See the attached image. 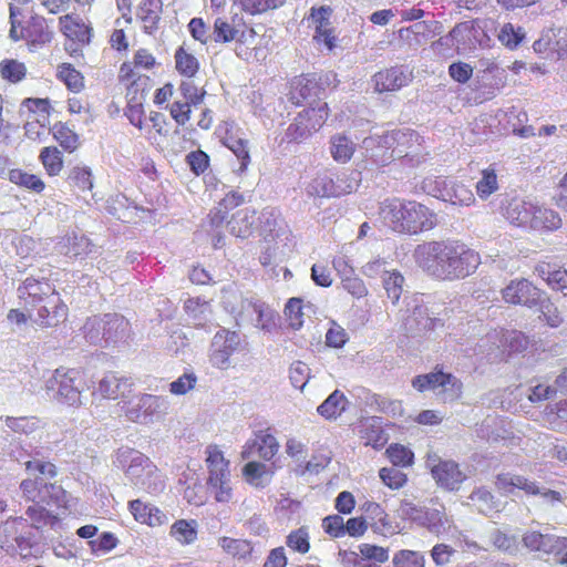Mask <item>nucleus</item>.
Listing matches in <instances>:
<instances>
[{"label": "nucleus", "instance_id": "nucleus-1", "mask_svg": "<svg viewBox=\"0 0 567 567\" xmlns=\"http://www.w3.org/2000/svg\"><path fill=\"white\" fill-rule=\"evenodd\" d=\"M18 298L32 311L33 324L40 329H56L66 323L69 306L48 278H25L17 289Z\"/></svg>", "mask_w": 567, "mask_h": 567}, {"label": "nucleus", "instance_id": "nucleus-2", "mask_svg": "<svg viewBox=\"0 0 567 567\" xmlns=\"http://www.w3.org/2000/svg\"><path fill=\"white\" fill-rule=\"evenodd\" d=\"M429 156L425 152L424 138L415 130L395 128L386 131L378 137L377 145L371 148L369 161L375 168H382L394 159L401 161L405 167H417Z\"/></svg>", "mask_w": 567, "mask_h": 567}, {"label": "nucleus", "instance_id": "nucleus-3", "mask_svg": "<svg viewBox=\"0 0 567 567\" xmlns=\"http://www.w3.org/2000/svg\"><path fill=\"white\" fill-rule=\"evenodd\" d=\"M380 216L391 230L403 235H417L432 230L437 224L436 214L427 206L412 199L386 198L380 206Z\"/></svg>", "mask_w": 567, "mask_h": 567}, {"label": "nucleus", "instance_id": "nucleus-4", "mask_svg": "<svg viewBox=\"0 0 567 567\" xmlns=\"http://www.w3.org/2000/svg\"><path fill=\"white\" fill-rule=\"evenodd\" d=\"M159 63L156 56L146 48L135 50L132 60L124 61L120 65L117 81L123 87L126 99L144 100L150 89L151 78L140 71H151Z\"/></svg>", "mask_w": 567, "mask_h": 567}, {"label": "nucleus", "instance_id": "nucleus-5", "mask_svg": "<svg viewBox=\"0 0 567 567\" xmlns=\"http://www.w3.org/2000/svg\"><path fill=\"white\" fill-rule=\"evenodd\" d=\"M329 115L330 109L324 101H319L316 105L303 109L288 125L280 144H299L305 142L323 127Z\"/></svg>", "mask_w": 567, "mask_h": 567}, {"label": "nucleus", "instance_id": "nucleus-6", "mask_svg": "<svg viewBox=\"0 0 567 567\" xmlns=\"http://www.w3.org/2000/svg\"><path fill=\"white\" fill-rule=\"evenodd\" d=\"M10 37L14 41L24 40L30 44H44L52 40L53 33L48 21L40 14H31L27 20H20L22 10L9 3Z\"/></svg>", "mask_w": 567, "mask_h": 567}, {"label": "nucleus", "instance_id": "nucleus-7", "mask_svg": "<svg viewBox=\"0 0 567 567\" xmlns=\"http://www.w3.org/2000/svg\"><path fill=\"white\" fill-rule=\"evenodd\" d=\"M91 378L81 369L58 368L52 377V388L60 400L73 406L81 404V394L90 389Z\"/></svg>", "mask_w": 567, "mask_h": 567}, {"label": "nucleus", "instance_id": "nucleus-8", "mask_svg": "<svg viewBox=\"0 0 567 567\" xmlns=\"http://www.w3.org/2000/svg\"><path fill=\"white\" fill-rule=\"evenodd\" d=\"M58 27L65 39V50L71 55L81 54L94 38V28L91 21L75 12L60 16Z\"/></svg>", "mask_w": 567, "mask_h": 567}, {"label": "nucleus", "instance_id": "nucleus-9", "mask_svg": "<svg viewBox=\"0 0 567 567\" xmlns=\"http://www.w3.org/2000/svg\"><path fill=\"white\" fill-rule=\"evenodd\" d=\"M338 83L334 72L301 74L291 80L289 99L292 104L301 105L309 99L320 97L328 89H336Z\"/></svg>", "mask_w": 567, "mask_h": 567}, {"label": "nucleus", "instance_id": "nucleus-10", "mask_svg": "<svg viewBox=\"0 0 567 567\" xmlns=\"http://www.w3.org/2000/svg\"><path fill=\"white\" fill-rule=\"evenodd\" d=\"M118 405L128 421L141 424L153 422L155 417L166 413L167 410L165 399L146 393L127 401L122 400Z\"/></svg>", "mask_w": 567, "mask_h": 567}, {"label": "nucleus", "instance_id": "nucleus-11", "mask_svg": "<svg viewBox=\"0 0 567 567\" xmlns=\"http://www.w3.org/2000/svg\"><path fill=\"white\" fill-rule=\"evenodd\" d=\"M444 240H433L419 245L415 259L419 266L439 280H450V267Z\"/></svg>", "mask_w": 567, "mask_h": 567}, {"label": "nucleus", "instance_id": "nucleus-12", "mask_svg": "<svg viewBox=\"0 0 567 567\" xmlns=\"http://www.w3.org/2000/svg\"><path fill=\"white\" fill-rule=\"evenodd\" d=\"M257 33L239 13L227 18L218 17L213 25V40L216 43H229L236 41L239 44H252Z\"/></svg>", "mask_w": 567, "mask_h": 567}, {"label": "nucleus", "instance_id": "nucleus-13", "mask_svg": "<svg viewBox=\"0 0 567 567\" xmlns=\"http://www.w3.org/2000/svg\"><path fill=\"white\" fill-rule=\"evenodd\" d=\"M446 252L450 267V281L473 274L481 264L480 254L458 239H446Z\"/></svg>", "mask_w": 567, "mask_h": 567}, {"label": "nucleus", "instance_id": "nucleus-14", "mask_svg": "<svg viewBox=\"0 0 567 567\" xmlns=\"http://www.w3.org/2000/svg\"><path fill=\"white\" fill-rule=\"evenodd\" d=\"M507 217L517 226H530L536 229L554 231L561 227L559 214L553 209L538 208L533 215L526 207V203H512L507 208Z\"/></svg>", "mask_w": 567, "mask_h": 567}, {"label": "nucleus", "instance_id": "nucleus-15", "mask_svg": "<svg viewBox=\"0 0 567 567\" xmlns=\"http://www.w3.org/2000/svg\"><path fill=\"white\" fill-rule=\"evenodd\" d=\"M425 464L435 483L443 489L450 492L458 491L467 478L457 462L444 460L436 453H429L425 458Z\"/></svg>", "mask_w": 567, "mask_h": 567}, {"label": "nucleus", "instance_id": "nucleus-16", "mask_svg": "<svg viewBox=\"0 0 567 567\" xmlns=\"http://www.w3.org/2000/svg\"><path fill=\"white\" fill-rule=\"evenodd\" d=\"M412 386L419 392L442 389L441 393H449L453 400H458L463 392L461 380L452 373L444 372L440 365H436L430 373L414 377Z\"/></svg>", "mask_w": 567, "mask_h": 567}, {"label": "nucleus", "instance_id": "nucleus-17", "mask_svg": "<svg viewBox=\"0 0 567 567\" xmlns=\"http://www.w3.org/2000/svg\"><path fill=\"white\" fill-rule=\"evenodd\" d=\"M332 9L329 6L312 7L308 20L315 28L312 39L318 47H322L329 52L333 51L339 43L336 28L330 21Z\"/></svg>", "mask_w": 567, "mask_h": 567}, {"label": "nucleus", "instance_id": "nucleus-18", "mask_svg": "<svg viewBox=\"0 0 567 567\" xmlns=\"http://www.w3.org/2000/svg\"><path fill=\"white\" fill-rule=\"evenodd\" d=\"M240 337L237 332L221 329L213 338L209 351V362L214 368L227 370L230 367V357L238 349Z\"/></svg>", "mask_w": 567, "mask_h": 567}, {"label": "nucleus", "instance_id": "nucleus-19", "mask_svg": "<svg viewBox=\"0 0 567 567\" xmlns=\"http://www.w3.org/2000/svg\"><path fill=\"white\" fill-rule=\"evenodd\" d=\"M457 50H471L488 41L483 21L480 19L457 23L449 33Z\"/></svg>", "mask_w": 567, "mask_h": 567}, {"label": "nucleus", "instance_id": "nucleus-20", "mask_svg": "<svg viewBox=\"0 0 567 567\" xmlns=\"http://www.w3.org/2000/svg\"><path fill=\"white\" fill-rule=\"evenodd\" d=\"M279 447L280 445L270 429L260 430L245 443L240 456L243 460L257 456L265 462H270L278 454Z\"/></svg>", "mask_w": 567, "mask_h": 567}, {"label": "nucleus", "instance_id": "nucleus-21", "mask_svg": "<svg viewBox=\"0 0 567 567\" xmlns=\"http://www.w3.org/2000/svg\"><path fill=\"white\" fill-rule=\"evenodd\" d=\"M503 300L514 306L532 308L539 303L542 290L525 278L511 280L502 290Z\"/></svg>", "mask_w": 567, "mask_h": 567}, {"label": "nucleus", "instance_id": "nucleus-22", "mask_svg": "<svg viewBox=\"0 0 567 567\" xmlns=\"http://www.w3.org/2000/svg\"><path fill=\"white\" fill-rule=\"evenodd\" d=\"M413 79V73L404 65H394L378 71L372 76L374 91L390 93L406 86Z\"/></svg>", "mask_w": 567, "mask_h": 567}, {"label": "nucleus", "instance_id": "nucleus-23", "mask_svg": "<svg viewBox=\"0 0 567 567\" xmlns=\"http://www.w3.org/2000/svg\"><path fill=\"white\" fill-rule=\"evenodd\" d=\"M522 540L528 550L546 555L558 556L567 549V537L542 534L538 530L526 532Z\"/></svg>", "mask_w": 567, "mask_h": 567}, {"label": "nucleus", "instance_id": "nucleus-24", "mask_svg": "<svg viewBox=\"0 0 567 567\" xmlns=\"http://www.w3.org/2000/svg\"><path fill=\"white\" fill-rule=\"evenodd\" d=\"M481 74L478 75V90L489 100L506 85V71L492 60L481 61Z\"/></svg>", "mask_w": 567, "mask_h": 567}, {"label": "nucleus", "instance_id": "nucleus-25", "mask_svg": "<svg viewBox=\"0 0 567 567\" xmlns=\"http://www.w3.org/2000/svg\"><path fill=\"white\" fill-rule=\"evenodd\" d=\"M368 525L373 532L383 536L394 535L400 532V526L386 513V511L377 502L367 501L360 507Z\"/></svg>", "mask_w": 567, "mask_h": 567}, {"label": "nucleus", "instance_id": "nucleus-26", "mask_svg": "<svg viewBox=\"0 0 567 567\" xmlns=\"http://www.w3.org/2000/svg\"><path fill=\"white\" fill-rule=\"evenodd\" d=\"M134 382L126 377H118L114 372H107L97 383L92 392L93 396L106 400H117L132 393Z\"/></svg>", "mask_w": 567, "mask_h": 567}, {"label": "nucleus", "instance_id": "nucleus-27", "mask_svg": "<svg viewBox=\"0 0 567 567\" xmlns=\"http://www.w3.org/2000/svg\"><path fill=\"white\" fill-rule=\"evenodd\" d=\"M128 509L137 523L150 527L163 526L168 520L167 515L162 509L141 499L128 502Z\"/></svg>", "mask_w": 567, "mask_h": 567}, {"label": "nucleus", "instance_id": "nucleus-28", "mask_svg": "<svg viewBox=\"0 0 567 567\" xmlns=\"http://www.w3.org/2000/svg\"><path fill=\"white\" fill-rule=\"evenodd\" d=\"M244 196L237 192L227 193L207 216L209 229L219 230L227 220L229 212L244 204Z\"/></svg>", "mask_w": 567, "mask_h": 567}, {"label": "nucleus", "instance_id": "nucleus-29", "mask_svg": "<svg viewBox=\"0 0 567 567\" xmlns=\"http://www.w3.org/2000/svg\"><path fill=\"white\" fill-rule=\"evenodd\" d=\"M49 133L61 150L68 154L75 153L82 145L79 133L69 122L56 121L50 126Z\"/></svg>", "mask_w": 567, "mask_h": 567}, {"label": "nucleus", "instance_id": "nucleus-30", "mask_svg": "<svg viewBox=\"0 0 567 567\" xmlns=\"http://www.w3.org/2000/svg\"><path fill=\"white\" fill-rule=\"evenodd\" d=\"M495 487L503 494H513L516 489L524 491L528 495H539L540 488L537 483L529 481L522 475L501 473L495 477Z\"/></svg>", "mask_w": 567, "mask_h": 567}, {"label": "nucleus", "instance_id": "nucleus-31", "mask_svg": "<svg viewBox=\"0 0 567 567\" xmlns=\"http://www.w3.org/2000/svg\"><path fill=\"white\" fill-rule=\"evenodd\" d=\"M453 522L447 516L444 505L439 507H425L420 526L426 528L430 533L440 536L447 534L452 528Z\"/></svg>", "mask_w": 567, "mask_h": 567}, {"label": "nucleus", "instance_id": "nucleus-32", "mask_svg": "<svg viewBox=\"0 0 567 567\" xmlns=\"http://www.w3.org/2000/svg\"><path fill=\"white\" fill-rule=\"evenodd\" d=\"M163 12L161 0H142L137 9V18L146 34L157 31Z\"/></svg>", "mask_w": 567, "mask_h": 567}, {"label": "nucleus", "instance_id": "nucleus-33", "mask_svg": "<svg viewBox=\"0 0 567 567\" xmlns=\"http://www.w3.org/2000/svg\"><path fill=\"white\" fill-rule=\"evenodd\" d=\"M260 219L254 209H240L227 221L231 235L238 238L250 237L256 228V220Z\"/></svg>", "mask_w": 567, "mask_h": 567}, {"label": "nucleus", "instance_id": "nucleus-34", "mask_svg": "<svg viewBox=\"0 0 567 567\" xmlns=\"http://www.w3.org/2000/svg\"><path fill=\"white\" fill-rule=\"evenodd\" d=\"M349 400L346 394L336 389L329 396L317 406V413L326 421L338 420L349 408Z\"/></svg>", "mask_w": 567, "mask_h": 567}, {"label": "nucleus", "instance_id": "nucleus-35", "mask_svg": "<svg viewBox=\"0 0 567 567\" xmlns=\"http://www.w3.org/2000/svg\"><path fill=\"white\" fill-rule=\"evenodd\" d=\"M206 465L208 471L207 480L230 477L229 461L224 456L218 445L210 444L206 449Z\"/></svg>", "mask_w": 567, "mask_h": 567}, {"label": "nucleus", "instance_id": "nucleus-36", "mask_svg": "<svg viewBox=\"0 0 567 567\" xmlns=\"http://www.w3.org/2000/svg\"><path fill=\"white\" fill-rule=\"evenodd\" d=\"M218 546L223 553L236 560H248L254 553V544L249 539L221 536Z\"/></svg>", "mask_w": 567, "mask_h": 567}, {"label": "nucleus", "instance_id": "nucleus-37", "mask_svg": "<svg viewBox=\"0 0 567 567\" xmlns=\"http://www.w3.org/2000/svg\"><path fill=\"white\" fill-rule=\"evenodd\" d=\"M536 272L547 285L554 289L564 291L567 289V270L550 261H540L536 266Z\"/></svg>", "mask_w": 567, "mask_h": 567}, {"label": "nucleus", "instance_id": "nucleus-38", "mask_svg": "<svg viewBox=\"0 0 567 567\" xmlns=\"http://www.w3.org/2000/svg\"><path fill=\"white\" fill-rule=\"evenodd\" d=\"M39 162L49 177L59 176L64 168L63 151L54 145L44 146L39 153Z\"/></svg>", "mask_w": 567, "mask_h": 567}, {"label": "nucleus", "instance_id": "nucleus-39", "mask_svg": "<svg viewBox=\"0 0 567 567\" xmlns=\"http://www.w3.org/2000/svg\"><path fill=\"white\" fill-rule=\"evenodd\" d=\"M27 526V520L22 517L7 519L0 526V547L11 553L14 549V542Z\"/></svg>", "mask_w": 567, "mask_h": 567}, {"label": "nucleus", "instance_id": "nucleus-40", "mask_svg": "<svg viewBox=\"0 0 567 567\" xmlns=\"http://www.w3.org/2000/svg\"><path fill=\"white\" fill-rule=\"evenodd\" d=\"M360 439L365 445L375 450H381L388 442V435L377 419L367 420L362 423Z\"/></svg>", "mask_w": 567, "mask_h": 567}, {"label": "nucleus", "instance_id": "nucleus-41", "mask_svg": "<svg viewBox=\"0 0 567 567\" xmlns=\"http://www.w3.org/2000/svg\"><path fill=\"white\" fill-rule=\"evenodd\" d=\"M8 179L19 186L35 194H41L45 189V183L41 176L28 173L21 168H12L8 172Z\"/></svg>", "mask_w": 567, "mask_h": 567}, {"label": "nucleus", "instance_id": "nucleus-42", "mask_svg": "<svg viewBox=\"0 0 567 567\" xmlns=\"http://www.w3.org/2000/svg\"><path fill=\"white\" fill-rule=\"evenodd\" d=\"M55 75L73 93H80L85 87L84 75L71 63L63 62L59 64Z\"/></svg>", "mask_w": 567, "mask_h": 567}, {"label": "nucleus", "instance_id": "nucleus-43", "mask_svg": "<svg viewBox=\"0 0 567 567\" xmlns=\"http://www.w3.org/2000/svg\"><path fill=\"white\" fill-rule=\"evenodd\" d=\"M174 60L177 73L184 78L192 79L199 71L200 63L198 59L184 45L176 49Z\"/></svg>", "mask_w": 567, "mask_h": 567}, {"label": "nucleus", "instance_id": "nucleus-44", "mask_svg": "<svg viewBox=\"0 0 567 567\" xmlns=\"http://www.w3.org/2000/svg\"><path fill=\"white\" fill-rule=\"evenodd\" d=\"M355 152V144L346 134H334L330 137V154L338 163H348Z\"/></svg>", "mask_w": 567, "mask_h": 567}, {"label": "nucleus", "instance_id": "nucleus-45", "mask_svg": "<svg viewBox=\"0 0 567 567\" xmlns=\"http://www.w3.org/2000/svg\"><path fill=\"white\" fill-rule=\"evenodd\" d=\"M286 0H233L234 6L248 16H261L284 6Z\"/></svg>", "mask_w": 567, "mask_h": 567}, {"label": "nucleus", "instance_id": "nucleus-46", "mask_svg": "<svg viewBox=\"0 0 567 567\" xmlns=\"http://www.w3.org/2000/svg\"><path fill=\"white\" fill-rule=\"evenodd\" d=\"M475 188L477 196L484 200L497 192L498 177L496 164H491L488 167L482 169L481 178L477 181Z\"/></svg>", "mask_w": 567, "mask_h": 567}, {"label": "nucleus", "instance_id": "nucleus-47", "mask_svg": "<svg viewBox=\"0 0 567 567\" xmlns=\"http://www.w3.org/2000/svg\"><path fill=\"white\" fill-rule=\"evenodd\" d=\"M169 535L181 545L193 544L197 539V522L177 519L171 526Z\"/></svg>", "mask_w": 567, "mask_h": 567}, {"label": "nucleus", "instance_id": "nucleus-48", "mask_svg": "<svg viewBox=\"0 0 567 567\" xmlns=\"http://www.w3.org/2000/svg\"><path fill=\"white\" fill-rule=\"evenodd\" d=\"M21 489L28 499L35 503H48L49 499L43 495V491L52 489L53 492H61V487L54 484H47L38 480H24L21 483Z\"/></svg>", "mask_w": 567, "mask_h": 567}, {"label": "nucleus", "instance_id": "nucleus-49", "mask_svg": "<svg viewBox=\"0 0 567 567\" xmlns=\"http://www.w3.org/2000/svg\"><path fill=\"white\" fill-rule=\"evenodd\" d=\"M66 182L80 192H90L93 188L92 171L85 165H75L69 171Z\"/></svg>", "mask_w": 567, "mask_h": 567}, {"label": "nucleus", "instance_id": "nucleus-50", "mask_svg": "<svg viewBox=\"0 0 567 567\" xmlns=\"http://www.w3.org/2000/svg\"><path fill=\"white\" fill-rule=\"evenodd\" d=\"M147 127L144 133L150 141H156L157 137H166L168 134V121L162 112L151 111L147 115Z\"/></svg>", "mask_w": 567, "mask_h": 567}, {"label": "nucleus", "instance_id": "nucleus-51", "mask_svg": "<svg viewBox=\"0 0 567 567\" xmlns=\"http://www.w3.org/2000/svg\"><path fill=\"white\" fill-rule=\"evenodd\" d=\"M223 144L228 150H230L234 153V155L238 158V161L240 163L239 172L240 173L246 172L250 164L248 141L230 135V136H226L224 138Z\"/></svg>", "mask_w": 567, "mask_h": 567}, {"label": "nucleus", "instance_id": "nucleus-52", "mask_svg": "<svg viewBox=\"0 0 567 567\" xmlns=\"http://www.w3.org/2000/svg\"><path fill=\"white\" fill-rule=\"evenodd\" d=\"M287 547L297 554L306 555L310 551V534L307 526H301L297 529L291 530L286 536Z\"/></svg>", "mask_w": 567, "mask_h": 567}, {"label": "nucleus", "instance_id": "nucleus-53", "mask_svg": "<svg viewBox=\"0 0 567 567\" xmlns=\"http://www.w3.org/2000/svg\"><path fill=\"white\" fill-rule=\"evenodd\" d=\"M308 194L320 198L338 197L333 177L327 174L316 176L308 185Z\"/></svg>", "mask_w": 567, "mask_h": 567}, {"label": "nucleus", "instance_id": "nucleus-54", "mask_svg": "<svg viewBox=\"0 0 567 567\" xmlns=\"http://www.w3.org/2000/svg\"><path fill=\"white\" fill-rule=\"evenodd\" d=\"M385 455L396 467H410L414 463L412 450L400 443H391L385 450Z\"/></svg>", "mask_w": 567, "mask_h": 567}, {"label": "nucleus", "instance_id": "nucleus-55", "mask_svg": "<svg viewBox=\"0 0 567 567\" xmlns=\"http://www.w3.org/2000/svg\"><path fill=\"white\" fill-rule=\"evenodd\" d=\"M497 39L508 50H516L524 41L525 32L522 27L507 22L501 27Z\"/></svg>", "mask_w": 567, "mask_h": 567}, {"label": "nucleus", "instance_id": "nucleus-56", "mask_svg": "<svg viewBox=\"0 0 567 567\" xmlns=\"http://www.w3.org/2000/svg\"><path fill=\"white\" fill-rule=\"evenodd\" d=\"M6 425L17 433L31 434L42 425L41 420L35 415L30 416H7Z\"/></svg>", "mask_w": 567, "mask_h": 567}, {"label": "nucleus", "instance_id": "nucleus-57", "mask_svg": "<svg viewBox=\"0 0 567 567\" xmlns=\"http://www.w3.org/2000/svg\"><path fill=\"white\" fill-rule=\"evenodd\" d=\"M0 75L10 83H18L27 76V68L18 60L4 59L0 62Z\"/></svg>", "mask_w": 567, "mask_h": 567}, {"label": "nucleus", "instance_id": "nucleus-58", "mask_svg": "<svg viewBox=\"0 0 567 567\" xmlns=\"http://www.w3.org/2000/svg\"><path fill=\"white\" fill-rule=\"evenodd\" d=\"M382 282L388 298L393 305L398 303L403 291V276L396 270L385 271Z\"/></svg>", "mask_w": 567, "mask_h": 567}, {"label": "nucleus", "instance_id": "nucleus-59", "mask_svg": "<svg viewBox=\"0 0 567 567\" xmlns=\"http://www.w3.org/2000/svg\"><path fill=\"white\" fill-rule=\"evenodd\" d=\"M143 100L127 99V105L124 110V115L128 122L136 127L140 132H143L147 127V116H145Z\"/></svg>", "mask_w": 567, "mask_h": 567}, {"label": "nucleus", "instance_id": "nucleus-60", "mask_svg": "<svg viewBox=\"0 0 567 567\" xmlns=\"http://www.w3.org/2000/svg\"><path fill=\"white\" fill-rule=\"evenodd\" d=\"M393 567H425V556L417 550L400 549L392 558Z\"/></svg>", "mask_w": 567, "mask_h": 567}, {"label": "nucleus", "instance_id": "nucleus-61", "mask_svg": "<svg viewBox=\"0 0 567 567\" xmlns=\"http://www.w3.org/2000/svg\"><path fill=\"white\" fill-rule=\"evenodd\" d=\"M427 25L424 22L415 23L408 28L399 30V35L404 39L410 47L416 48L427 39Z\"/></svg>", "mask_w": 567, "mask_h": 567}, {"label": "nucleus", "instance_id": "nucleus-62", "mask_svg": "<svg viewBox=\"0 0 567 567\" xmlns=\"http://www.w3.org/2000/svg\"><path fill=\"white\" fill-rule=\"evenodd\" d=\"M207 486L214 498L218 503H229L233 499V488L230 477L217 478L216 482L207 480Z\"/></svg>", "mask_w": 567, "mask_h": 567}, {"label": "nucleus", "instance_id": "nucleus-63", "mask_svg": "<svg viewBox=\"0 0 567 567\" xmlns=\"http://www.w3.org/2000/svg\"><path fill=\"white\" fill-rule=\"evenodd\" d=\"M285 316L293 330H298L303 324L302 300L300 298H290L285 307Z\"/></svg>", "mask_w": 567, "mask_h": 567}, {"label": "nucleus", "instance_id": "nucleus-64", "mask_svg": "<svg viewBox=\"0 0 567 567\" xmlns=\"http://www.w3.org/2000/svg\"><path fill=\"white\" fill-rule=\"evenodd\" d=\"M379 477L390 489H400L408 483V475L395 467H382Z\"/></svg>", "mask_w": 567, "mask_h": 567}]
</instances>
